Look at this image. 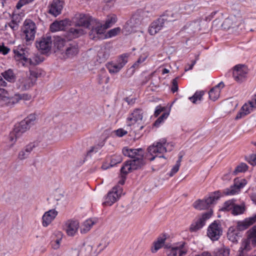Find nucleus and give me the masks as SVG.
Here are the masks:
<instances>
[{
    "label": "nucleus",
    "instance_id": "58836bf2",
    "mask_svg": "<svg viewBox=\"0 0 256 256\" xmlns=\"http://www.w3.org/2000/svg\"><path fill=\"white\" fill-rule=\"evenodd\" d=\"M215 256H229L230 249L226 247H222L215 251Z\"/></svg>",
    "mask_w": 256,
    "mask_h": 256
},
{
    "label": "nucleus",
    "instance_id": "69168bd1",
    "mask_svg": "<svg viewBox=\"0 0 256 256\" xmlns=\"http://www.w3.org/2000/svg\"><path fill=\"white\" fill-rule=\"evenodd\" d=\"M250 104L252 105V106H253L254 108H256V98L255 99L254 101H251L250 102Z\"/></svg>",
    "mask_w": 256,
    "mask_h": 256
},
{
    "label": "nucleus",
    "instance_id": "9d476101",
    "mask_svg": "<svg viewBox=\"0 0 256 256\" xmlns=\"http://www.w3.org/2000/svg\"><path fill=\"white\" fill-rule=\"evenodd\" d=\"M220 196L219 191L209 194L208 196L204 200H198L194 203V207L198 210L208 208L211 204H214Z\"/></svg>",
    "mask_w": 256,
    "mask_h": 256
},
{
    "label": "nucleus",
    "instance_id": "aec40b11",
    "mask_svg": "<svg viewBox=\"0 0 256 256\" xmlns=\"http://www.w3.org/2000/svg\"><path fill=\"white\" fill-rule=\"evenodd\" d=\"M36 25L35 24L29 21L25 23L24 28L22 36L26 42L33 40L35 37Z\"/></svg>",
    "mask_w": 256,
    "mask_h": 256
},
{
    "label": "nucleus",
    "instance_id": "4c0bfd02",
    "mask_svg": "<svg viewBox=\"0 0 256 256\" xmlns=\"http://www.w3.org/2000/svg\"><path fill=\"white\" fill-rule=\"evenodd\" d=\"M106 68L110 73L115 74L118 72L122 68L116 62H108L106 64Z\"/></svg>",
    "mask_w": 256,
    "mask_h": 256
},
{
    "label": "nucleus",
    "instance_id": "3c124183",
    "mask_svg": "<svg viewBox=\"0 0 256 256\" xmlns=\"http://www.w3.org/2000/svg\"><path fill=\"white\" fill-rule=\"evenodd\" d=\"M122 161V158L120 156H114L111 160L110 166H113L116 164L120 163Z\"/></svg>",
    "mask_w": 256,
    "mask_h": 256
},
{
    "label": "nucleus",
    "instance_id": "4d7b16f0",
    "mask_svg": "<svg viewBox=\"0 0 256 256\" xmlns=\"http://www.w3.org/2000/svg\"><path fill=\"white\" fill-rule=\"evenodd\" d=\"M164 110V108L162 107L161 106H156L155 112H154V116H158L162 112H163Z\"/></svg>",
    "mask_w": 256,
    "mask_h": 256
},
{
    "label": "nucleus",
    "instance_id": "ea45409f",
    "mask_svg": "<svg viewBox=\"0 0 256 256\" xmlns=\"http://www.w3.org/2000/svg\"><path fill=\"white\" fill-rule=\"evenodd\" d=\"M128 55L126 54H122L118 58L116 64L122 68L128 62Z\"/></svg>",
    "mask_w": 256,
    "mask_h": 256
},
{
    "label": "nucleus",
    "instance_id": "f257e3e1",
    "mask_svg": "<svg viewBox=\"0 0 256 256\" xmlns=\"http://www.w3.org/2000/svg\"><path fill=\"white\" fill-rule=\"evenodd\" d=\"M122 153L125 156L132 158V160H128L124 166L121 168V172L123 174L118 182V185H123L126 180V175L132 172L133 170H137L144 164V150L142 148H128L125 147L122 149Z\"/></svg>",
    "mask_w": 256,
    "mask_h": 256
},
{
    "label": "nucleus",
    "instance_id": "4468645a",
    "mask_svg": "<svg viewBox=\"0 0 256 256\" xmlns=\"http://www.w3.org/2000/svg\"><path fill=\"white\" fill-rule=\"evenodd\" d=\"M165 248H168L166 250L168 256H184L188 250L184 242H180L169 247L166 245Z\"/></svg>",
    "mask_w": 256,
    "mask_h": 256
},
{
    "label": "nucleus",
    "instance_id": "6e6552de",
    "mask_svg": "<svg viewBox=\"0 0 256 256\" xmlns=\"http://www.w3.org/2000/svg\"><path fill=\"white\" fill-rule=\"evenodd\" d=\"M13 52L14 54V58L17 61H19L20 64H22L24 66H28V65H36L39 63L37 58L34 57L32 58H26L27 52L24 46L19 45L14 47Z\"/></svg>",
    "mask_w": 256,
    "mask_h": 256
},
{
    "label": "nucleus",
    "instance_id": "bb28decb",
    "mask_svg": "<svg viewBox=\"0 0 256 256\" xmlns=\"http://www.w3.org/2000/svg\"><path fill=\"white\" fill-rule=\"evenodd\" d=\"M68 58H72L76 56L78 52V46L75 42H70L66 44L64 50Z\"/></svg>",
    "mask_w": 256,
    "mask_h": 256
},
{
    "label": "nucleus",
    "instance_id": "774afa93",
    "mask_svg": "<svg viewBox=\"0 0 256 256\" xmlns=\"http://www.w3.org/2000/svg\"><path fill=\"white\" fill-rule=\"evenodd\" d=\"M216 12H212L211 14L212 15V16H214V14H216Z\"/></svg>",
    "mask_w": 256,
    "mask_h": 256
},
{
    "label": "nucleus",
    "instance_id": "473e14b6",
    "mask_svg": "<svg viewBox=\"0 0 256 256\" xmlns=\"http://www.w3.org/2000/svg\"><path fill=\"white\" fill-rule=\"evenodd\" d=\"M252 105L250 104V102L248 104H245L241 108L240 111L238 113L236 119L238 120L250 114L252 110Z\"/></svg>",
    "mask_w": 256,
    "mask_h": 256
},
{
    "label": "nucleus",
    "instance_id": "f3484780",
    "mask_svg": "<svg viewBox=\"0 0 256 256\" xmlns=\"http://www.w3.org/2000/svg\"><path fill=\"white\" fill-rule=\"evenodd\" d=\"M248 69L244 65L238 64L234 68L232 76L234 80L238 83L246 80Z\"/></svg>",
    "mask_w": 256,
    "mask_h": 256
},
{
    "label": "nucleus",
    "instance_id": "7c9ffc66",
    "mask_svg": "<svg viewBox=\"0 0 256 256\" xmlns=\"http://www.w3.org/2000/svg\"><path fill=\"white\" fill-rule=\"evenodd\" d=\"M32 85V80L29 78H22L18 80L16 83L17 88L20 90H28Z\"/></svg>",
    "mask_w": 256,
    "mask_h": 256
},
{
    "label": "nucleus",
    "instance_id": "13d9d810",
    "mask_svg": "<svg viewBox=\"0 0 256 256\" xmlns=\"http://www.w3.org/2000/svg\"><path fill=\"white\" fill-rule=\"evenodd\" d=\"M249 162L252 166H256V154H252L250 156Z\"/></svg>",
    "mask_w": 256,
    "mask_h": 256
},
{
    "label": "nucleus",
    "instance_id": "0eeeda50",
    "mask_svg": "<svg viewBox=\"0 0 256 256\" xmlns=\"http://www.w3.org/2000/svg\"><path fill=\"white\" fill-rule=\"evenodd\" d=\"M148 12L144 10H138L128 20L124 26V30L126 34H130L135 31V28L140 25L143 18L147 16L146 13Z\"/></svg>",
    "mask_w": 256,
    "mask_h": 256
},
{
    "label": "nucleus",
    "instance_id": "a211bd4d",
    "mask_svg": "<svg viewBox=\"0 0 256 256\" xmlns=\"http://www.w3.org/2000/svg\"><path fill=\"white\" fill-rule=\"evenodd\" d=\"M168 22L167 18L163 16L154 21L150 25L148 32L151 36H154Z\"/></svg>",
    "mask_w": 256,
    "mask_h": 256
},
{
    "label": "nucleus",
    "instance_id": "c756f323",
    "mask_svg": "<svg viewBox=\"0 0 256 256\" xmlns=\"http://www.w3.org/2000/svg\"><path fill=\"white\" fill-rule=\"evenodd\" d=\"M98 222L96 218H90L85 220L80 227V231L82 234L88 232L92 226Z\"/></svg>",
    "mask_w": 256,
    "mask_h": 256
},
{
    "label": "nucleus",
    "instance_id": "c03bdc74",
    "mask_svg": "<svg viewBox=\"0 0 256 256\" xmlns=\"http://www.w3.org/2000/svg\"><path fill=\"white\" fill-rule=\"evenodd\" d=\"M147 58V54L140 55L138 60L132 65V67L135 68H138L146 60Z\"/></svg>",
    "mask_w": 256,
    "mask_h": 256
},
{
    "label": "nucleus",
    "instance_id": "603ef678",
    "mask_svg": "<svg viewBox=\"0 0 256 256\" xmlns=\"http://www.w3.org/2000/svg\"><path fill=\"white\" fill-rule=\"evenodd\" d=\"M114 133L116 136L120 138L128 134V131L123 128H120L114 130Z\"/></svg>",
    "mask_w": 256,
    "mask_h": 256
},
{
    "label": "nucleus",
    "instance_id": "09e8293b",
    "mask_svg": "<svg viewBox=\"0 0 256 256\" xmlns=\"http://www.w3.org/2000/svg\"><path fill=\"white\" fill-rule=\"evenodd\" d=\"M8 26L13 31L17 30L19 27L18 22L14 19L12 20L8 24Z\"/></svg>",
    "mask_w": 256,
    "mask_h": 256
},
{
    "label": "nucleus",
    "instance_id": "ddd939ff",
    "mask_svg": "<svg viewBox=\"0 0 256 256\" xmlns=\"http://www.w3.org/2000/svg\"><path fill=\"white\" fill-rule=\"evenodd\" d=\"M76 26H81L88 28L91 26V30L96 26L97 20L92 18L89 15L85 14H79L76 16Z\"/></svg>",
    "mask_w": 256,
    "mask_h": 256
},
{
    "label": "nucleus",
    "instance_id": "f704fd0d",
    "mask_svg": "<svg viewBox=\"0 0 256 256\" xmlns=\"http://www.w3.org/2000/svg\"><path fill=\"white\" fill-rule=\"evenodd\" d=\"M69 42L66 41L64 38L60 37L56 38L54 44L57 48L61 50H64L66 46V44Z\"/></svg>",
    "mask_w": 256,
    "mask_h": 256
},
{
    "label": "nucleus",
    "instance_id": "e2e57ef3",
    "mask_svg": "<svg viewBox=\"0 0 256 256\" xmlns=\"http://www.w3.org/2000/svg\"><path fill=\"white\" fill-rule=\"evenodd\" d=\"M196 62V60H194L192 62V63L190 64H188V68L186 67L185 68V71H188V70H192Z\"/></svg>",
    "mask_w": 256,
    "mask_h": 256
},
{
    "label": "nucleus",
    "instance_id": "37998d69",
    "mask_svg": "<svg viewBox=\"0 0 256 256\" xmlns=\"http://www.w3.org/2000/svg\"><path fill=\"white\" fill-rule=\"evenodd\" d=\"M170 114L168 112H164L154 122V125L156 126H158L160 124L164 122V120H166L168 116Z\"/></svg>",
    "mask_w": 256,
    "mask_h": 256
},
{
    "label": "nucleus",
    "instance_id": "f8f14e48",
    "mask_svg": "<svg viewBox=\"0 0 256 256\" xmlns=\"http://www.w3.org/2000/svg\"><path fill=\"white\" fill-rule=\"evenodd\" d=\"M122 194V188L120 186H116L104 198L102 204L104 206H110L116 202Z\"/></svg>",
    "mask_w": 256,
    "mask_h": 256
},
{
    "label": "nucleus",
    "instance_id": "2eb2a0df",
    "mask_svg": "<svg viewBox=\"0 0 256 256\" xmlns=\"http://www.w3.org/2000/svg\"><path fill=\"white\" fill-rule=\"evenodd\" d=\"M222 234L221 224L216 221L212 222L208 228L207 235L212 241L218 240Z\"/></svg>",
    "mask_w": 256,
    "mask_h": 256
},
{
    "label": "nucleus",
    "instance_id": "338daca9",
    "mask_svg": "<svg viewBox=\"0 0 256 256\" xmlns=\"http://www.w3.org/2000/svg\"><path fill=\"white\" fill-rule=\"evenodd\" d=\"M169 72V70L167 68H164L162 70V74H168Z\"/></svg>",
    "mask_w": 256,
    "mask_h": 256
},
{
    "label": "nucleus",
    "instance_id": "bf43d9fd",
    "mask_svg": "<svg viewBox=\"0 0 256 256\" xmlns=\"http://www.w3.org/2000/svg\"><path fill=\"white\" fill-rule=\"evenodd\" d=\"M104 145L103 144H102L100 146H98V148L93 146L88 151V154H90L92 152H97L98 150V149L102 147Z\"/></svg>",
    "mask_w": 256,
    "mask_h": 256
},
{
    "label": "nucleus",
    "instance_id": "6ab92c4d",
    "mask_svg": "<svg viewBox=\"0 0 256 256\" xmlns=\"http://www.w3.org/2000/svg\"><path fill=\"white\" fill-rule=\"evenodd\" d=\"M248 238L249 240H244L242 242V246L240 248V250L242 252L250 250V241L252 242L253 245L256 246V225L250 230Z\"/></svg>",
    "mask_w": 256,
    "mask_h": 256
},
{
    "label": "nucleus",
    "instance_id": "39448f33",
    "mask_svg": "<svg viewBox=\"0 0 256 256\" xmlns=\"http://www.w3.org/2000/svg\"><path fill=\"white\" fill-rule=\"evenodd\" d=\"M36 120V116L34 114H30L20 122L16 124L13 131L10 134V140L12 142H15L16 139L20 137L22 134L34 124Z\"/></svg>",
    "mask_w": 256,
    "mask_h": 256
},
{
    "label": "nucleus",
    "instance_id": "864d4df0",
    "mask_svg": "<svg viewBox=\"0 0 256 256\" xmlns=\"http://www.w3.org/2000/svg\"><path fill=\"white\" fill-rule=\"evenodd\" d=\"M10 51V49L4 46V44H0V54H2L4 55L8 54Z\"/></svg>",
    "mask_w": 256,
    "mask_h": 256
},
{
    "label": "nucleus",
    "instance_id": "49530a36",
    "mask_svg": "<svg viewBox=\"0 0 256 256\" xmlns=\"http://www.w3.org/2000/svg\"><path fill=\"white\" fill-rule=\"evenodd\" d=\"M248 170V166L244 163H241L238 166L235 170L234 172V173L236 174L238 172H244Z\"/></svg>",
    "mask_w": 256,
    "mask_h": 256
},
{
    "label": "nucleus",
    "instance_id": "1a4fd4ad",
    "mask_svg": "<svg viewBox=\"0 0 256 256\" xmlns=\"http://www.w3.org/2000/svg\"><path fill=\"white\" fill-rule=\"evenodd\" d=\"M222 26L226 30H232V32H238V30L244 28L242 18L240 16H230L224 21Z\"/></svg>",
    "mask_w": 256,
    "mask_h": 256
},
{
    "label": "nucleus",
    "instance_id": "c85d7f7f",
    "mask_svg": "<svg viewBox=\"0 0 256 256\" xmlns=\"http://www.w3.org/2000/svg\"><path fill=\"white\" fill-rule=\"evenodd\" d=\"M224 86V84L222 82H220L210 89L208 92L210 98L213 101L216 100L220 96V88H223Z\"/></svg>",
    "mask_w": 256,
    "mask_h": 256
},
{
    "label": "nucleus",
    "instance_id": "a19ab883",
    "mask_svg": "<svg viewBox=\"0 0 256 256\" xmlns=\"http://www.w3.org/2000/svg\"><path fill=\"white\" fill-rule=\"evenodd\" d=\"M204 95L202 91L196 92L192 96L190 97L189 99L192 103L196 104L198 100H200Z\"/></svg>",
    "mask_w": 256,
    "mask_h": 256
},
{
    "label": "nucleus",
    "instance_id": "20e7f679",
    "mask_svg": "<svg viewBox=\"0 0 256 256\" xmlns=\"http://www.w3.org/2000/svg\"><path fill=\"white\" fill-rule=\"evenodd\" d=\"M116 16L114 14L108 16L104 24H102L97 20L96 26L90 32V38L94 40L104 39L106 30L112 26L116 22Z\"/></svg>",
    "mask_w": 256,
    "mask_h": 256
},
{
    "label": "nucleus",
    "instance_id": "a18cd8bd",
    "mask_svg": "<svg viewBox=\"0 0 256 256\" xmlns=\"http://www.w3.org/2000/svg\"><path fill=\"white\" fill-rule=\"evenodd\" d=\"M120 28H116L110 30L106 34H104L105 38H112L116 36L120 32Z\"/></svg>",
    "mask_w": 256,
    "mask_h": 256
},
{
    "label": "nucleus",
    "instance_id": "a878e982",
    "mask_svg": "<svg viewBox=\"0 0 256 256\" xmlns=\"http://www.w3.org/2000/svg\"><path fill=\"white\" fill-rule=\"evenodd\" d=\"M58 215V212L54 209L46 212L42 217V224L44 227L48 226Z\"/></svg>",
    "mask_w": 256,
    "mask_h": 256
},
{
    "label": "nucleus",
    "instance_id": "de8ad7c7",
    "mask_svg": "<svg viewBox=\"0 0 256 256\" xmlns=\"http://www.w3.org/2000/svg\"><path fill=\"white\" fill-rule=\"evenodd\" d=\"M181 158L182 157H180L178 158V160L176 161V162L175 164V165L172 168L170 174V176H172L174 174H175L178 172L180 165Z\"/></svg>",
    "mask_w": 256,
    "mask_h": 256
},
{
    "label": "nucleus",
    "instance_id": "cd10ccee",
    "mask_svg": "<svg viewBox=\"0 0 256 256\" xmlns=\"http://www.w3.org/2000/svg\"><path fill=\"white\" fill-rule=\"evenodd\" d=\"M69 22L70 21L68 20H64L60 21H55L50 26V30L52 32L63 30L69 24Z\"/></svg>",
    "mask_w": 256,
    "mask_h": 256
},
{
    "label": "nucleus",
    "instance_id": "5701e85b",
    "mask_svg": "<svg viewBox=\"0 0 256 256\" xmlns=\"http://www.w3.org/2000/svg\"><path fill=\"white\" fill-rule=\"evenodd\" d=\"M63 8L62 2L60 0H53L48 6V14L56 17L62 12Z\"/></svg>",
    "mask_w": 256,
    "mask_h": 256
},
{
    "label": "nucleus",
    "instance_id": "052dcab7",
    "mask_svg": "<svg viewBox=\"0 0 256 256\" xmlns=\"http://www.w3.org/2000/svg\"><path fill=\"white\" fill-rule=\"evenodd\" d=\"M26 4L24 0H20L16 6V8L17 9H20L23 6Z\"/></svg>",
    "mask_w": 256,
    "mask_h": 256
},
{
    "label": "nucleus",
    "instance_id": "b1692460",
    "mask_svg": "<svg viewBox=\"0 0 256 256\" xmlns=\"http://www.w3.org/2000/svg\"><path fill=\"white\" fill-rule=\"evenodd\" d=\"M52 44L51 36H46L36 43V46L38 49L41 50L42 52H46L50 50Z\"/></svg>",
    "mask_w": 256,
    "mask_h": 256
},
{
    "label": "nucleus",
    "instance_id": "dca6fc26",
    "mask_svg": "<svg viewBox=\"0 0 256 256\" xmlns=\"http://www.w3.org/2000/svg\"><path fill=\"white\" fill-rule=\"evenodd\" d=\"M211 212H206L201 216L196 218L190 224V232H196L201 229L205 225L206 221L211 217Z\"/></svg>",
    "mask_w": 256,
    "mask_h": 256
},
{
    "label": "nucleus",
    "instance_id": "c9c22d12",
    "mask_svg": "<svg viewBox=\"0 0 256 256\" xmlns=\"http://www.w3.org/2000/svg\"><path fill=\"white\" fill-rule=\"evenodd\" d=\"M246 206L244 204H238L235 203L232 214L234 216H238L244 214Z\"/></svg>",
    "mask_w": 256,
    "mask_h": 256
},
{
    "label": "nucleus",
    "instance_id": "72a5a7b5",
    "mask_svg": "<svg viewBox=\"0 0 256 256\" xmlns=\"http://www.w3.org/2000/svg\"><path fill=\"white\" fill-rule=\"evenodd\" d=\"M166 238V236L164 234L158 237L157 240L154 242L153 246L151 248L152 252L156 253L158 250L162 248L164 245Z\"/></svg>",
    "mask_w": 256,
    "mask_h": 256
},
{
    "label": "nucleus",
    "instance_id": "4be33fe9",
    "mask_svg": "<svg viewBox=\"0 0 256 256\" xmlns=\"http://www.w3.org/2000/svg\"><path fill=\"white\" fill-rule=\"evenodd\" d=\"M38 146V143L36 142H30L20 151L18 158L20 160H24L28 158L34 149Z\"/></svg>",
    "mask_w": 256,
    "mask_h": 256
},
{
    "label": "nucleus",
    "instance_id": "412c9836",
    "mask_svg": "<svg viewBox=\"0 0 256 256\" xmlns=\"http://www.w3.org/2000/svg\"><path fill=\"white\" fill-rule=\"evenodd\" d=\"M246 184V180L244 178H236L234 180V184L230 188L226 190L224 192L226 195H234L244 188Z\"/></svg>",
    "mask_w": 256,
    "mask_h": 256
},
{
    "label": "nucleus",
    "instance_id": "79ce46f5",
    "mask_svg": "<svg viewBox=\"0 0 256 256\" xmlns=\"http://www.w3.org/2000/svg\"><path fill=\"white\" fill-rule=\"evenodd\" d=\"M4 78L9 82H12L14 80V76L12 70H8L2 74Z\"/></svg>",
    "mask_w": 256,
    "mask_h": 256
},
{
    "label": "nucleus",
    "instance_id": "6e6d98bb",
    "mask_svg": "<svg viewBox=\"0 0 256 256\" xmlns=\"http://www.w3.org/2000/svg\"><path fill=\"white\" fill-rule=\"evenodd\" d=\"M60 238L56 239L52 244V246L54 250L58 249L60 248Z\"/></svg>",
    "mask_w": 256,
    "mask_h": 256
},
{
    "label": "nucleus",
    "instance_id": "e433bc0d",
    "mask_svg": "<svg viewBox=\"0 0 256 256\" xmlns=\"http://www.w3.org/2000/svg\"><path fill=\"white\" fill-rule=\"evenodd\" d=\"M235 202L236 200L234 199H232L226 201L220 208V210L222 211L231 210L232 212Z\"/></svg>",
    "mask_w": 256,
    "mask_h": 256
},
{
    "label": "nucleus",
    "instance_id": "5fc2aeb1",
    "mask_svg": "<svg viewBox=\"0 0 256 256\" xmlns=\"http://www.w3.org/2000/svg\"><path fill=\"white\" fill-rule=\"evenodd\" d=\"M178 90V84L176 78H174L172 80V86L171 88V90L173 93L177 92Z\"/></svg>",
    "mask_w": 256,
    "mask_h": 256
},
{
    "label": "nucleus",
    "instance_id": "423d86ee",
    "mask_svg": "<svg viewBox=\"0 0 256 256\" xmlns=\"http://www.w3.org/2000/svg\"><path fill=\"white\" fill-rule=\"evenodd\" d=\"M172 144L167 142L165 138H162L154 142L148 148V152L152 156L149 158V160L152 161L159 154H163L168 151H170L172 150Z\"/></svg>",
    "mask_w": 256,
    "mask_h": 256
},
{
    "label": "nucleus",
    "instance_id": "393cba45",
    "mask_svg": "<svg viewBox=\"0 0 256 256\" xmlns=\"http://www.w3.org/2000/svg\"><path fill=\"white\" fill-rule=\"evenodd\" d=\"M79 223L77 220H68L64 225V229L69 236H74L78 231Z\"/></svg>",
    "mask_w": 256,
    "mask_h": 256
},
{
    "label": "nucleus",
    "instance_id": "2f4dec72",
    "mask_svg": "<svg viewBox=\"0 0 256 256\" xmlns=\"http://www.w3.org/2000/svg\"><path fill=\"white\" fill-rule=\"evenodd\" d=\"M86 32L82 28L76 26L75 28H71L68 31V36L70 39L77 38Z\"/></svg>",
    "mask_w": 256,
    "mask_h": 256
},
{
    "label": "nucleus",
    "instance_id": "9b49d317",
    "mask_svg": "<svg viewBox=\"0 0 256 256\" xmlns=\"http://www.w3.org/2000/svg\"><path fill=\"white\" fill-rule=\"evenodd\" d=\"M144 111L140 108H136L128 115L126 118L127 126H131L137 124L139 126L138 130H142L144 128L142 124L144 118Z\"/></svg>",
    "mask_w": 256,
    "mask_h": 256
},
{
    "label": "nucleus",
    "instance_id": "f03ea898",
    "mask_svg": "<svg viewBox=\"0 0 256 256\" xmlns=\"http://www.w3.org/2000/svg\"><path fill=\"white\" fill-rule=\"evenodd\" d=\"M256 222V214L252 216L237 222L236 227L230 226L227 232L228 238L233 243L237 242L240 237V230L247 229Z\"/></svg>",
    "mask_w": 256,
    "mask_h": 256
},
{
    "label": "nucleus",
    "instance_id": "680f3d73",
    "mask_svg": "<svg viewBox=\"0 0 256 256\" xmlns=\"http://www.w3.org/2000/svg\"><path fill=\"white\" fill-rule=\"evenodd\" d=\"M194 256H212L208 252H204L200 254H196Z\"/></svg>",
    "mask_w": 256,
    "mask_h": 256
},
{
    "label": "nucleus",
    "instance_id": "7ed1b4c3",
    "mask_svg": "<svg viewBox=\"0 0 256 256\" xmlns=\"http://www.w3.org/2000/svg\"><path fill=\"white\" fill-rule=\"evenodd\" d=\"M6 82L0 76V86H5ZM31 98L30 96L23 94H16L13 96L10 97L8 92L4 89L0 88V104L8 106H12L19 102L20 100H28Z\"/></svg>",
    "mask_w": 256,
    "mask_h": 256
},
{
    "label": "nucleus",
    "instance_id": "8fccbe9b",
    "mask_svg": "<svg viewBox=\"0 0 256 256\" xmlns=\"http://www.w3.org/2000/svg\"><path fill=\"white\" fill-rule=\"evenodd\" d=\"M99 82L100 84H102L103 82L107 84L109 82L110 78L106 72H104L99 75Z\"/></svg>",
    "mask_w": 256,
    "mask_h": 256
},
{
    "label": "nucleus",
    "instance_id": "0e129e2a",
    "mask_svg": "<svg viewBox=\"0 0 256 256\" xmlns=\"http://www.w3.org/2000/svg\"><path fill=\"white\" fill-rule=\"evenodd\" d=\"M250 198L256 204V194H253L251 195Z\"/></svg>",
    "mask_w": 256,
    "mask_h": 256
}]
</instances>
